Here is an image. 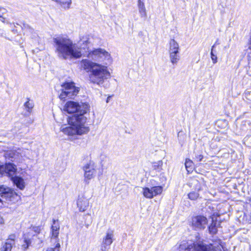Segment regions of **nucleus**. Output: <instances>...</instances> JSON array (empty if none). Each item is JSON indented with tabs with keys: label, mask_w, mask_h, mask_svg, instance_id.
Masks as SVG:
<instances>
[{
	"label": "nucleus",
	"mask_w": 251,
	"mask_h": 251,
	"mask_svg": "<svg viewBox=\"0 0 251 251\" xmlns=\"http://www.w3.org/2000/svg\"><path fill=\"white\" fill-rule=\"evenodd\" d=\"M169 52H179V46L174 39H171L170 41Z\"/></svg>",
	"instance_id": "nucleus-16"
},
{
	"label": "nucleus",
	"mask_w": 251,
	"mask_h": 251,
	"mask_svg": "<svg viewBox=\"0 0 251 251\" xmlns=\"http://www.w3.org/2000/svg\"><path fill=\"white\" fill-rule=\"evenodd\" d=\"M33 30H33L32 28H29V31L30 32H32V31H33Z\"/></svg>",
	"instance_id": "nucleus-36"
},
{
	"label": "nucleus",
	"mask_w": 251,
	"mask_h": 251,
	"mask_svg": "<svg viewBox=\"0 0 251 251\" xmlns=\"http://www.w3.org/2000/svg\"><path fill=\"white\" fill-rule=\"evenodd\" d=\"M61 93L59 98L61 100L66 99H74L78 93L80 89L73 81H65L61 85Z\"/></svg>",
	"instance_id": "nucleus-6"
},
{
	"label": "nucleus",
	"mask_w": 251,
	"mask_h": 251,
	"mask_svg": "<svg viewBox=\"0 0 251 251\" xmlns=\"http://www.w3.org/2000/svg\"><path fill=\"white\" fill-rule=\"evenodd\" d=\"M81 67L86 72L89 73V80L91 82L102 86L105 80L111 76L107 67L92 61L84 59L80 61Z\"/></svg>",
	"instance_id": "nucleus-3"
},
{
	"label": "nucleus",
	"mask_w": 251,
	"mask_h": 251,
	"mask_svg": "<svg viewBox=\"0 0 251 251\" xmlns=\"http://www.w3.org/2000/svg\"><path fill=\"white\" fill-rule=\"evenodd\" d=\"M109 97L107 98V100H106V102H108V100H109Z\"/></svg>",
	"instance_id": "nucleus-37"
},
{
	"label": "nucleus",
	"mask_w": 251,
	"mask_h": 251,
	"mask_svg": "<svg viewBox=\"0 0 251 251\" xmlns=\"http://www.w3.org/2000/svg\"><path fill=\"white\" fill-rule=\"evenodd\" d=\"M15 236L14 235H10L6 240H12L15 243Z\"/></svg>",
	"instance_id": "nucleus-32"
},
{
	"label": "nucleus",
	"mask_w": 251,
	"mask_h": 251,
	"mask_svg": "<svg viewBox=\"0 0 251 251\" xmlns=\"http://www.w3.org/2000/svg\"><path fill=\"white\" fill-rule=\"evenodd\" d=\"M6 12V9L3 8H0V20L4 22V18L3 17V15Z\"/></svg>",
	"instance_id": "nucleus-28"
},
{
	"label": "nucleus",
	"mask_w": 251,
	"mask_h": 251,
	"mask_svg": "<svg viewBox=\"0 0 251 251\" xmlns=\"http://www.w3.org/2000/svg\"><path fill=\"white\" fill-rule=\"evenodd\" d=\"M24 105L26 110L29 112H30L34 106V104L32 101L30 100L28 98H27V100L24 103Z\"/></svg>",
	"instance_id": "nucleus-23"
},
{
	"label": "nucleus",
	"mask_w": 251,
	"mask_h": 251,
	"mask_svg": "<svg viewBox=\"0 0 251 251\" xmlns=\"http://www.w3.org/2000/svg\"><path fill=\"white\" fill-rule=\"evenodd\" d=\"M46 251H58L57 250H55L53 249H52V248H47Z\"/></svg>",
	"instance_id": "nucleus-34"
},
{
	"label": "nucleus",
	"mask_w": 251,
	"mask_h": 251,
	"mask_svg": "<svg viewBox=\"0 0 251 251\" xmlns=\"http://www.w3.org/2000/svg\"><path fill=\"white\" fill-rule=\"evenodd\" d=\"M216 222L212 223L208 227L209 231L211 234H215L217 232L216 227Z\"/></svg>",
	"instance_id": "nucleus-25"
},
{
	"label": "nucleus",
	"mask_w": 251,
	"mask_h": 251,
	"mask_svg": "<svg viewBox=\"0 0 251 251\" xmlns=\"http://www.w3.org/2000/svg\"><path fill=\"white\" fill-rule=\"evenodd\" d=\"M179 52H169L170 59L173 64H176L180 59Z\"/></svg>",
	"instance_id": "nucleus-17"
},
{
	"label": "nucleus",
	"mask_w": 251,
	"mask_h": 251,
	"mask_svg": "<svg viewBox=\"0 0 251 251\" xmlns=\"http://www.w3.org/2000/svg\"><path fill=\"white\" fill-rule=\"evenodd\" d=\"M199 193L196 191L191 192L188 195L189 199L193 201L197 200L199 198Z\"/></svg>",
	"instance_id": "nucleus-26"
},
{
	"label": "nucleus",
	"mask_w": 251,
	"mask_h": 251,
	"mask_svg": "<svg viewBox=\"0 0 251 251\" xmlns=\"http://www.w3.org/2000/svg\"><path fill=\"white\" fill-rule=\"evenodd\" d=\"M248 73L250 75H251V59L249 62V69L248 70Z\"/></svg>",
	"instance_id": "nucleus-31"
},
{
	"label": "nucleus",
	"mask_w": 251,
	"mask_h": 251,
	"mask_svg": "<svg viewBox=\"0 0 251 251\" xmlns=\"http://www.w3.org/2000/svg\"><path fill=\"white\" fill-rule=\"evenodd\" d=\"M193 162L190 159H186L185 163V168L188 172H191L193 169Z\"/></svg>",
	"instance_id": "nucleus-21"
},
{
	"label": "nucleus",
	"mask_w": 251,
	"mask_h": 251,
	"mask_svg": "<svg viewBox=\"0 0 251 251\" xmlns=\"http://www.w3.org/2000/svg\"><path fill=\"white\" fill-rule=\"evenodd\" d=\"M89 107L86 103L72 100L67 101L64 105V110L68 113L75 114L69 119L68 123L70 126H62L60 131L68 136L81 135L88 133L89 128L85 125L87 118L84 115L89 111Z\"/></svg>",
	"instance_id": "nucleus-2"
},
{
	"label": "nucleus",
	"mask_w": 251,
	"mask_h": 251,
	"mask_svg": "<svg viewBox=\"0 0 251 251\" xmlns=\"http://www.w3.org/2000/svg\"><path fill=\"white\" fill-rule=\"evenodd\" d=\"M60 247V245L59 243H57L55 246L54 247V248H52V249L55 250H57L58 251H59V248Z\"/></svg>",
	"instance_id": "nucleus-33"
},
{
	"label": "nucleus",
	"mask_w": 251,
	"mask_h": 251,
	"mask_svg": "<svg viewBox=\"0 0 251 251\" xmlns=\"http://www.w3.org/2000/svg\"><path fill=\"white\" fill-rule=\"evenodd\" d=\"M83 170L84 172L85 179L90 180L96 174V170L94 164L90 163L83 167Z\"/></svg>",
	"instance_id": "nucleus-10"
},
{
	"label": "nucleus",
	"mask_w": 251,
	"mask_h": 251,
	"mask_svg": "<svg viewBox=\"0 0 251 251\" xmlns=\"http://www.w3.org/2000/svg\"><path fill=\"white\" fill-rule=\"evenodd\" d=\"M54 51L58 58L65 60H71L80 58L81 56H87L99 62H104L105 65L112 62L110 54L104 49L98 48L92 51L88 50V48L83 49L66 35H58L52 39Z\"/></svg>",
	"instance_id": "nucleus-1"
},
{
	"label": "nucleus",
	"mask_w": 251,
	"mask_h": 251,
	"mask_svg": "<svg viewBox=\"0 0 251 251\" xmlns=\"http://www.w3.org/2000/svg\"><path fill=\"white\" fill-rule=\"evenodd\" d=\"M203 158V155L201 154H199L196 155L195 159H196L197 161H201L202 160Z\"/></svg>",
	"instance_id": "nucleus-30"
},
{
	"label": "nucleus",
	"mask_w": 251,
	"mask_h": 251,
	"mask_svg": "<svg viewBox=\"0 0 251 251\" xmlns=\"http://www.w3.org/2000/svg\"><path fill=\"white\" fill-rule=\"evenodd\" d=\"M14 245V242L12 240H6L5 242L1 245L0 251H11Z\"/></svg>",
	"instance_id": "nucleus-15"
},
{
	"label": "nucleus",
	"mask_w": 251,
	"mask_h": 251,
	"mask_svg": "<svg viewBox=\"0 0 251 251\" xmlns=\"http://www.w3.org/2000/svg\"><path fill=\"white\" fill-rule=\"evenodd\" d=\"M138 8L141 17L146 19L147 18V14L144 0H138Z\"/></svg>",
	"instance_id": "nucleus-14"
},
{
	"label": "nucleus",
	"mask_w": 251,
	"mask_h": 251,
	"mask_svg": "<svg viewBox=\"0 0 251 251\" xmlns=\"http://www.w3.org/2000/svg\"><path fill=\"white\" fill-rule=\"evenodd\" d=\"M142 192L143 196L147 199H152L153 198V195L151 188L143 187L142 188Z\"/></svg>",
	"instance_id": "nucleus-18"
},
{
	"label": "nucleus",
	"mask_w": 251,
	"mask_h": 251,
	"mask_svg": "<svg viewBox=\"0 0 251 251\" xmlns=\"http://www.w3.org/2000/svg\"><path fill=\"white\" fill-rule=\"evenodd\" d=\"M60 225L58 220L53 219L51 226V238L57 239L59 233Z\"/></svg>",
	"instance_id": "nucleus-12"
},
{
	"label": "nucleus",
	"mask_w": 251,
	"mask_h": 251,
	"mask_svg": "<svg viewBox=\"0 0 251 251\" xmlns=\"http://www.w3.org/2000/svg\"><path fill=\"white\" fill-rule=\"evenodd\" d=\"M55 2L60 5L64 8L69 9L72 3V0H69L67 1H62L60 0H55Z\"/></svg>",
	"instance_id": "nucleus-22"
},
{
	"label": "nucleus",
	"mask_w": 251,
	"mask_h": 251,
	"mask_svg": "<svg viewBox=\"0 0 251 251\" xmlns=\"http://www.w3.org/2000/svg\"><path fill=\"white\" fill-rule=\"evenodd\" d=\"M241 134H247L248 136L251 135V123L249 121L242 122L241 127Z\"/></svg>",
	"instance_id": "nucleus-13"
},
{
	"label": "nucleus",
	"mask_w": 251,
	"mask_h": 251,
	"mask_svg": "<svg viewBox=\"0 0 251 251\" xmlns=\"http://www.w3.org/2000/svg\"><path fill=\"white\" fill-rule=\"evenodd\" d=\"M89 200L84 196H79L77 201V205L80 211H85L89 206Z\"/></svg>",
	"instance_id": "nucleus-11"
},
{
	"label": "nucleus",
	"mask_w": 251,
	"mask_h": 251,
	"mask_svg": "<svg viewBox=\"0 0 251 251\" xmlns=\"http://www.w3.org/2000/svg\"><path fill=\"white\" fill-rule=\"evenodd\" d=\"M113 231L110 229L108 230L105 236L102 239L100 249L103 251V250L104 251H108L110 248V245L113 242Z\"/></svg>",
	"instance_id": "nucleus-8"
},
{
	"label": "nucleus",
	"mask_w": 251,
	"mask_h": 251,
	"mask_svg": "<svg viewBox=\"0 0 251 251\" xmlns=\"http://www.w3.org/2000/svg\"><path fill=\"white\" fill-rule=\"evenodd\" d=\"M17 194L11 188L3 186H0V203L3 204V199L13 201L17 199Z\"/></svg>",
	"instance_id": "nucleus-7"
},
{
	"label": "nucleus",
	"mask_w": 251,
	"mask_h": 251,
	"mask_svg": "<svg viewBox=\"0 0 251 251\" xmlns=\"http://www.w3.org/2000/svg\"><path fill=\"white\" fill-rule=\"evenodd\" d=\"M16 171V166L12 163H8L0 165V175L10 177L13 183L20 189L23 190L25 187L23 178L18 176H13Z\"/></svg>",
	"instance_id": "nucleus-4"
},
{
	"label": "nucleus",
	"mask_w": 251,
	"mask_h": 251,
	"mask_svg": "<svg viewBox=\"0 0 251 251\" xmlns=\"http://www.w3.org/2000/svg\"><path fill=\"white\" fill-rule=\"evenodd\" d=\"M218 44H219V43L218 42V41H217L213 45H215V47Z\"/></svg>",
	"instance_id": "nucleus-35"
},
{
	"label": "nucleus",
	"mask_w": 251,
	"mask_h": 251,
	"mask_svg": "<svg viewBox=\"0 0 251 251\" xmlns=\"http://www.w3.org/2000/svg\"><path fill=\"white\" fill-rule=\"evenodd\" d=\"M207 224V219L203 216H197L192 218V225L196 229H204Z\"/></svg>",
	"instance_id": "nucleus-9"
},
{
	"label": "nucleus",
	"mask_w": 251,
	"mask_h": 251,
	"mask_svg": "<svg viewBox=\"0 0 251 251\" xmlns=\"http://www.w3.org/2000/svg\"><path fill=\"white\" fill-rule=\"evenodd\" d=\"M104 251V250L103 251V250H101L100 249V251Z\"/></svg>",
	"instance_id": "nucleus-38"
},
{
	"label": "nucleus",
	"mask_w": 251,
	"mask_h": 251,
	"mask_svg": "<svg viewBox=\"0 0 251 251\" xmlns=\"http://www.w3.org/2000/svg\"><path fill=\"white\" fill-rule=\"evenodd\" d=\"M36 35H37V34L35 33V34H34V35H33V36H34V37H35Z\"/></svg>",
	"instance_id": "nucleus-39"
},
{
	"label": "nucleus",
	"mask_w": 251,
	"mask_h": 251,
	"mask_svg": "<svg viewBox=\"0 0 251 251\" xmlns=\"http://www.w3.org/2000/svg\"><path fill=\"white\" fill-rule=\"evenodd\" d=\"M223 247L221 241H212V243H206L202 241L193 243L188 246L187 251H222Z\"/></svg>",
	"instance_id": "nucleus-5"
},
{
	"label": "nucleus",
	"mask_w": 251,
	"mask_h": 251,
	"mask_svg": "<svg viewBox=\"0 0 251 251\" xmlns=\"http://www.w3.org/2000/svg\"><path fill=\"white\" fill-rule=\"evenodd\" d=\"M30 244V240L25 237L24 244L22 245V249L25 251L28 248Z\"/></svg>",
	"instance_id": "nucleus-27"
},
{
	"label": "nucleus",
	"mask_w": 251,
	"mask_h": 251,
	"mask_svg": "<svg viewBox=\"0 0 251 251\" xmlns=\"http://www.w3.org/2000/svg\"><path fill=\"white\" fill-rule=\"evenodd\" d=\"M31 228L35 233H39L41 231V227L39 226H32Z\"/></svg>",
	"instance_id": "nucleus-29"
},
{
	"label": "nucleus",
	"mask_w": 251,
	"mask_h": 251,
	"mask_svg": "<svg viewBox=\"0 0 251 251\" xmlns=\"http://www.w3.org/2000/svg\"><path fill=\"white\" fill-rule=\"evenodd\" d=\"M163 165V162L161 160H159L157 162H154L152 163V167L153 170L157 172H160L162 170V166Z\"/></svg>",
	"instance_id": "nucleus-20"
},
{
	"label": "nucleus",
	"mask_w": 251,
	"mask_h": 251,
	"mask_svg": "<svg viewBox=\"0 0 251 251\" xmlns=\"http://www.w3.org/2000/svg\"><path fill=\"white\" fill-rule=\"evenodd\" d=\"M153 197L160 195L163 191V187L161 186H155L151 187Z\"/></svg>",
	"instance_id": "nucleus-19"
},
{
	"label": "nucleus",
	"mask_w": 251,
	"mask_h": 251,
	"mask_svg": "<svg viewBox=\"0 0 251 251\" xmlns=\"http://www.w3.org/2000/svg\"><path fill=\"white\" fill-rule=\"evenodd\" d=\"M215 45H213L211 49V58L213 64H216L217 62V55L215 54L216 51L214 50Z\"/></svg>",
	"instance_id": "nucleus-24"
}]
</instances>
